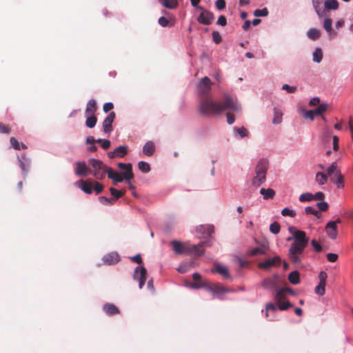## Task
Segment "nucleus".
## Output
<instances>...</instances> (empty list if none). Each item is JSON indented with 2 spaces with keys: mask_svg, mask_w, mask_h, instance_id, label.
Wrapping results in <instances>:
<instances>
[{
  "mask_svg": "<svg viewBox=\"0 0 353 353\" xmlns=\"http://www.w3.org/2000/svg\"><path fill=\"white\" fill-rule=\"evenodd\" d=\"M240 106L233 97L228 94L223 95L222 101H217L212 96L199 100V111L204 116H215L226 110L238 112Z\"/></svg>",
  "mask_w": 353,
  "mask_h": 353,
  "instance_id": "1",
  "label": "nucleus"
},
{
  "mask_svg": "<svg viewBox=\"0 0 353 353\" xmlns=\"http://www.w3.org/2000/svg\"><path fill=\"white\" fill-rule=\"evenodd\" d=\"M288 230L294 238V242L289 249L288 256L290 261L296 264L301 262V256L308 244L309 238L306 236L304 231L296 230L293 226L289 227Z\"/></svg>",
  "mask_w": 353,
  "mask_h": 353,
  "instance_id": "2",
  "label": "nucleus"
},
{
  "mask_svg": "<svg viewBox=\"0 0 353 353\" xmlns=\"http://www.w3.org/2000/svg\"><path fill=\"white\" fill-rule=\"evenodd\" d=\"M172 250L176 254H194L196 256H201L203 253L202 249L205 245V242H201L198 245H191L189 243H181L179 241H172L170 243Z\"/></svg>",
  "mask_w": 353,
  "mask_h": 353,
  "instance_id": "3",
  "label": "nucleus"
},
{
  "mask_svg": "<svg viewBox=\"0 0 353 353\" xmlns=\"http://www.w3.org/2000/svg\"><path fill=\"white\" fill-rule=\"evenodd\" d=\"M268 165V161L266 159H262L259 160L255 169L256 175L252 181L254 186L259 187L265 181Z\"/></svg>",
  "mask_w": 353,
  "mask_h": 353,
  "instance_id": "4",
  "label": "nucleus"
},
{
  "mask_svg": "<svg viewBox=\"0 0 353 353\" xmlns=\"http://www.w3.org/2000/svg\"><path fill=\"white\" fill-rule=\"evenodd\" d=\"M212 83L208 77H203L196 85V90L199 100L211 97Z\"/></svg>",
  "mask_w": 353,
  "mask_h": 353,
  "instance_id": "5",
  "label": "nucleus"
},
{
  "mask_svg": "<svg viewBox=\"0 0 353 353\" xmlns=\"http://www.w3.org/2000/svg\"><path fill=\"white\" fill-rule=\"evenodd\" d=\"M89 165L91 166L90 173L97 179L101 180L105 176V172H106V166L103 163L96 159H91L89 161Z\"/></svg>",
  "mask_w": 353,
  "mask_h": 353,
  "instance_id": "6",
  "label": "nucleus"
},
{
  "mask_svg": "<svg viewBox=\"0 0 353 353\" xmlns=\"http://www.w3.org/2000/svg\"><path fill=\"white\" fill-rule=\"evenodd\" d=\"M146 269L143 266L137 267L134 270L133 278L139 281V287L141 289L145 285L146 281Z\"/></svg>",
  "mask_w": 353,
  "mask_h": 353,
  "instance_id": "7",
  "label": "nucleus"
},
{
  "mask_svg": "<svg viewBox=\"0 0 353 353\" xmlns=\"http://www.w3.org/2000/svg\"><path fill=\"white\" fill-rule=\"evenodd\" d=\"M74 173L79 176H86L90 173V169L84 161H77L75 163Z\"/></svg>",
  "mask_w": 353,
  "mask_h": 353,
  "instance_id": "8",
  "label": "nucleus"
},
{
  "mask_svg": "<svg viewBox=\"0 0 353 353\" xmlns=\"http://www.w3.org/2000/svg\"><path fill=\"white\" fill-rule=\"evenodd\" d=\"M116 114L114 112H111L103 122V128L105 133L110 134L112 130V123L115 119Z\"/></svg>",
  "mask_w": 353,
  "mask_h": 353,
  "instance_id": "9",
  "label": "nucleus"
},
{
  "mask_svg": "<svg viewBox=\"0 0 353 353\" xmlns=\"http://www.w3.org/2000/svg\"><path fill=\"white\" fill-rule=\"evenodd\" d=\"M281 262V259L279 256H276L272 259H268L265 261L260 263L259 267L261 269L268 270L272 266H279Z\"/></svg>",
  "mask_w": 353,
  "mask_h": 353,
  "instance_id": "10",
  "label": "nucleus"
},
{
  "mask_svg": "<svg viewBox=\"0 0 353 353\" xmlns=\"http://www.w3.org/2000/svg\"><path fill=\"white\" fill-rule=\"evenodd\" d=\"M119 168L124 170V172L122 173L123 177L125 180L130 181L133 179L134 174L132 172V165L131 163H119L118 164Z\"/></svg>",
  "mask_w": 353,
  "mask_h": 353,
  "instance_id": "11",
  "label": "nucleus"
},
{
  "mask_svg": "<svg viewBox=\"0 0 353 353\" xmlns=\"http://www.w3.org/2000/svg\"><path fill=\"white\" fill-rule=\"evenodd\" d=\"M128 151V147L127 145H121L117 148L114 151L108 152V157L110 159L115 157H123L125 156Z\"/></svg>",
  "mask_w": 353,
  "mask_h": 353,
  "instance_id": "12",
  "label": "nucleus"
},
{
  "mask_svg": "<svg viewBox=\"0 0 353 353\" xmlns=\"http://www.w3.org/2000/svg\"><path fill=\"white\" fill-rule=\"evenodd\" d=\"M327 235L332 239H336L338 234L337 226L336 222L330 221L325 226Z\"/></svg>",
  "mask_w": 353,
  "mask_h": 353,
  "instance_id": "13",
  "label": "nucleus"
},
{
  "mask_svg": "<svg viewBox=\"0 0 353 353\" xmlns=\"http://www.w3.org/2000/svg\"><path fill=\"white\" fill-rule=\"evenodd\" d=\"M103 261L108 265H114L119 261V256L117 252L108 253L103 257Z\"/></svg>",
  "mask_w": 353,
  "mask_h": 353,
  "instance_id": "14",
  "label": "nucleus"
},
{
  "mask_svg": "<svg viewBox=\"0 0 353 353\" xmlns=\"http://www.w3.org/2000/svg\"><path fill=\"white\" fill-rule=\"evenodd\" d=\"M76 184L86 194H91L93 189V183L91 181L80 180Z\"/></svg>",
  "mask_w": 353,
  "mask_h": 353,
  "instance_id": "15",
  "label": "nucleus"
},
{
  "mask_svg": "<svg viewBox=\"0 0 353 353\" xmlns=\"http://www.w3.org/2000/svg\"><path fill=\"white\" fill-rule=\"evenodd\" d=\"M208 290L214 294L220 295L224 293L229 292L230 290L228 288H224L219 283L213 284L211 286L208 287Z\"/></svg>",
  "mask_w": 353,
  "mask_h": 353,
  "instance_id": "16",
  "label": "nucleus"
},
{
  "mask_svg": "<svg viewBox=\"0 0 353 353\" xmlns=\"http://www.w3.org/2000/svg\"><path fill=\"white\" fill-rule=\"evenodd\" d=\"M214 19L213 13L206 10H202L198 17V22H210Z\"/></svg>",
  "mask_w": 353,
  "mask_h": 353,
  "instance_id": "17",
  "label": "nucleus"
},
{
  "mask_svg": "<svg viewBox=\"0 0 353 353\" xmlns=\"http://www.w3.org/2000/svg\"><path fill=\"white\" fill-rule=\"evenodd\" d=\"M19 161L23 174L26 175L30 166V160L26 157V154H23L21 158H19Z\"/></svg>",
  "mask_w": 353,
  "mask_h": 353,
  "instance_id": "18",
  "label": "nucleus"
},
{
  "mask_svg": "<svg viewBox=\"0 0 353 353\" xmlns=\"http://www.w3.org/2000/svg\"><path fill=\"white\" fill-rule=\"evenodd\" d=\"M103 310L109 316H113L120 313L119 308L113 303L105 304L103 307Z\"/></svg>",
  "mask_w": 353,
  "mask_h": 353,
  "instance_id": "19",
  "label": "nucleus"
},
{
  "mask_svg": "<svg viewBox=\"0 0 353 353\" xmlns=\"http://www.w3.org/2000/svg\"><path fill=\"white\" fill-rule=\"evenodd\" d=\"M97 110V102L94 99H90L86 105L85 114L86 116L94 115Z\"/></svg>",
  "mask_w": 353,
  "mask_h": 353,
  "instance_id": "20",
  "label": "nucleus"
},
{
  "mask_svg": "<svg viewBox=\"0 0 353 353\" xmlns=\"http://www.w3.org/2000/svg\"><path fill=\"white\" fill-rule=\"evenodd\" d=\"M106 172L108 178L114 181V184L122 182L123 178L117 172H114L112 168L106 169Z\"/></svg>",
  "mask_w": 353,
  "mask_h": 353,
  "instance_id": "21",
  "label": "nucleus"
},
{
  "mask_svg": "<svg viewBox=\"0 0 353 353\" xmlns=\"http://www.w3.org/2000/svg\"><path fill=\"white\" fill-rule=\"evenodd\" d=\"M155 152V145L153 142L148 141L143 148V153L148 157H151Z\"/></svg>",
  "mask_w": 353,
  "mask_h": 353,
  "instance_id": "22",
  "label": "nucleus"
},
{
  "mask_svg": "<svg viewBox=\"0 0 353 353\" xmlns=\"http://www.w3.org/2000/svg\"><path fill=\"white\" fill-rule=\"evenodd\" d=\"M216 272L219 273L221 276H223L225 279H230V274L228 272V270L226 267L223 266L221 265L217 264L215 266L214 270Z\"/></svg>",
  "mask_w": 353,
  "mask_h": 353,
  "instance_id": "23",
  "label": "nucleus"
},
{
  "mask_svg": "<svg viewBox=\"0 0 353 353\" xmlns=\"http://www.w3.org/2000/svg\"><path fill=\"white\" fill-rule=\"evenodd\" d=\"M262 286L263 288L268 289V290H276L277 289V285L275 281V279H264L262 282Z\"/></svg>",
  "mask_w": 353,
  "mask_h": 353,
  "instance_id": "24",
  "label": "nucleus"
},
{
  "mask_svg": "<svg viewBox=\"0 0 353 353\" xmlns=\"http://www.w3.org/2000/svg\"><path fill=\"white\" fill-rule=\"evenodd\" d=\"M337 172H341L337 169V163L334 162L327 170V175L330 177V180L336 176Z\"/></svg>",
  "mask_w": 353,
  "mask_h": 353,
  "instance_id": "25",
  "label": "nucleus"
},
{
  "mask_svg": "<svg viewBox=\"0 0 353 353\" xmlns=\"http://www.w3.org/2000/svg\"><path fill=\"white\" fill-rule=\"evenodd\" d=\"M260 193L263 195L264 199H273L275 195V192L272 188H261Z\"/></svg>",
  "mask_w": 353,
  "mask_h": 353,
  "instance_id": "26",
  "label": "nucleus"
},
{
  "mask_svg": "<svg viewBox=\"0 0 353 353\" xmlns=\"http://www.w3.org/2000/svg\"><path fill=\"white\" fill-rule=\"evenodd\" d=\"M334 183H335L339 188L344 187L343 176L341 172H337L336 176L331 179Z\"/></svg>",
  "mask_w": 353,
  "mask_h": 353,
  "instance_id": "27",
  "label": "nucleus"
},
{
  "mask_svg": "<svg viewBox=\"0 0 353 353\" xmlns=\"http://www.w3.org/2000/svg\"><path fill=\"white\" fill-rule=\"evenodd\" d=\"M288 280L292 284H299L300 283L299 273L297 271L292 272L288 276Z\"/></svg>",
  "mask_w": 353,
  "mask_h": 353,
  "instance_id": "28",
  "label": "nucleus"
},
{
  "mask_svg": "<svg viewBox=\"0 0 353 353\" xmlns=\"http://www.w3.org/2000/svg\"><path fill=\"white\" fill-rule=\"evenodd\" d=\"M315 180L319 185H324L327 181V175L323 172H319L316 174Z\"/></svg>",
  "mask_w": 353,
  "mask_h": 353,
  "instance_id": "29",
  "label": "nucleus"
},
{
  "mask_svg": "<svg viewBox=\"0 0 353 353\" xmlns=\"http://www.w3.org/2000/svg\"><path fill=\"white\" fill-rule=\"evenodd\" d=\"M159 1L164 7L170 9L175 8L178 5L176 0H159Z\"/></svg>",
  "mask_w": 353,
  "mask_h": 353,
  "instance_id": "30",
  "label": "nucleus"
},
{
  "mask_svg": "<svg viewBox=\"0 0 353 353\" xmlns=\"http://www.w3.org/2000/svg\"><path fill=\"white\" fill-rule=\"evenodd\" d=\"M110 192L111 195L114 197L113 199H115V201L119 198H121L125 193V190H117L114 188H110Z\"/></svg>",
  "mask_w": 353,
  "mask_h": 353,
  "instance_id": "31",
  "label": "nucleus"
},
{
  "mask_svg": "<svg viewBox=\"0 0 353 353\" xmlns=\"http://www.w3.org/2000/svg\"><path fill=\"white\" fill-rule=\"evenodd\" d=\"M285 299V290L281 289H276V294L274 296V299L277 303L283 301Z\"/></svg>",
  "mask_w": 353,
  "mask_h": 353,
  "instance_id": "32",
  "label": "nucleus"
},
{
  "mask_svg": "<svg viewBox=\"0 0 353 353\" xmlns=\"http://www.w3.org/2000/svg\"><path fill=\"white\" fill-rule=\"evenodd\" d=\"M282 116L283 113L281 110L274 108V118L272 120V123L274 124H279L282 121Z\"/></svg>",
  "mask_w": 353,
  "mask_h": 353,
  "instance_id": "33",
  "label": "nucleus"
},
{
  "mask_svg": "<svg viewBox=\"0 0 353 353\" xmlns=\"http://www.w3.org/2000/svg\"><path fill=\"white\" fill-rule=\"evenodd\" d=\"M324 6L328 10H336L339 8V3L337 0H326Z\"/></svg>",
  "mask_w": 353,
  "mask_h": 353,
  "instance_id": "34",
  "label": "nucleus"
},
{
  "mask_svg": "<svg viewBox=\"0 0 353 353\" xmlns=\"http://www.w3.org/2000/svg\"><path fill=\"white\" fill-rule=\"evenodd\" d=\"M87 119L85 121V125L89 128H92L95 126L97 118L95 115H90L87 116Z\"/></svg>",
  "mask_w": 353,
  "mask_h": 353,
  "instance_id": "35",
  "label": "nucleus"
},
{
  "mask_svg": "<svg viewBox=\"0 0 353 353\" xmlns=\"http://www.w3.org/2000/svg\"><path fill=\"white\" fill-rule=\"evenodd\" d=\"M312 59L314 62L320 63L323 59V52L321 48H316L312 54Z\"/></svg>",
  "mask_w": 353,
  "mask_h": 353,
  "instance_id": "36",
  "label": "nucleus"
},
{
  "mask_svg": "<svg viewBox=\"0 0 353 353\" xmlns=\"http://www.w3.org/2000/svg\"><path fill=\"white\" fill-rule=\"evenodd\" d=\"M320 31L317 29L312 28L307 32V37L312 40H316L320 37Z\"/></svg>",
  "mask_w": 353,
  "mask_h": 353,
  "instance_id": "37",
  "label": "nucleus"
},
{
  "mask_svg": "<svg viewBox=\"0 0 353 353\" xmlns=\"http://www.w3.org/2000/svg\"><path fill=\"white\" fill-rule=\"evenodd\" d=\"M138 168L143 173H148L150 171V165L147 162H145V161L139 162Z\"/></svg>",
  "mask_w": 353,
  "mask_h": 353,
  "instance_id": "38",
  "label": "nucleus"
},
{
  "mask_svg": "<svg viewBox=\"0 0 353 353\" xmlns=\"http://www.w3.org/2000/svg\"><path fill=\"white\" fill-rule=\"evenodd\" d=\"M99 200L101 203L105 205H112L114 203L115 199H109L106 196H99Z\"/></svg>",
  "mask_w": 353,
  "mask_h": 353,
  "instance_id": "39",
  "label": "nucleus"
},
{
  "mask_svg": "<svg viewBox=\"0 0 353 353\" xmlns=\"http://www.w3.org/2000/svg\"><path fill=\"white\" fill-rule=\"evenodd\" d=\"M234 132H236L241 138L246 137L249 135V132L244 127L234 128Z\"/></svg>",
  "mask_w": 353,
  "mask_h": 353,
  "instance_id": "40",
  "label": "nucleus"
},
{
  "mask_svg": "<svg viewBox=\"0 0 353 353\" xmlns=\"http://www.w3.org/2000/svg\"><path fill=\"white\" fill-rule=\"evenodd\" d=\"M327 108L328 105L326 103H321L314 111L316 115H321L327 110Z\"/></svg>",
  "mask_w": 353,
  "mask_h": 353,
  "instance_id": "41",
  "label": "nucleus"
},
{
  "mask_svg": "<svg viewBox=\"0 0 353 353\" xmlns=\"http://www.w3.org/2000/svg\"><path fill=\"white\" fill-rule=\"evenodd\" d=\"M312 200H314V196L312 194L309 192L303 193L299 196V201L301 202L310 201Z\"/></svg>",
  "mask_w": 353,
  "mask_h": 353,
  "instance_id": "42",
  "label": "nucleus"
},
{
  "mask_svg": "<svg viewBox=\"0 0 353 353\" xmlns=\"http://www.w3.org/2000/svg\"><path fill=\"white\" fill-rule=\"evenodd\" d=\"M277 304L280 310H286L288 308L293 307V305L289 301H281L277 303Z\"/></svg>",
  "mask_w": 353,
  "mask_h": 353,
  "instance_id": "43",
  "label": "nucleus"
},
{
  "mask_svg": "<svg viewBox=\"0 0 353 353\" xmlns=\"http://www.w3.org/2000/svg\"><path fill=\"white\" fill-rule=\"evenodd\" d=\"M280 230H281V226H280L279 223L277 222H274V223H271L270 225V232L274 234L279 233Z\"/></svg>",
  "mask_w": 353,
  "mask_h": 353,
  "instance_id": "44",
  "label": "nucleus"
},
{
  "mask_svg": "<svg viewBox=\"0 0 353 353\" xmlns=\"http://www.w3.org/2000/svg\"><path fill=\"white\" fill-rule=\"evenodd\" d=\"M325 284L319 283V285L315 288V293L319 296H323L325 292Z\"/></svg>",
  "mask_w": 353,
  "mask_h": 353,
  "instance_id": "45",
  "label": "nucleus"
},
{
  "mask_svg": "<svg viewBox=\"0 0 353 353\" xmlns=\"http://www.w3.org/2000/svg\"><path fill=\"white\" fill-rule=\"evenodd\" d=\"M281 214L283 216H288L294 218L296 216V212L294 210L289 209L288 208H285L281 210Z\"/></svg>",
  "mask_w": 353,
  "mask_h": 353,
  "instance_id": "46",
  "label": "nucleus"
},
{
  "mask_svg": "<svg viewBox=\"0 0 353 353\" xmlns=\"http://www.w3.org/2000/svg\"><path fill=\"white\" fill-rule=\"evenodd\" d=\"M265 253V252L263 250H262L259 248H254L249 251V252L248 253V255L252 256H256L258 254H264Z\"/></svg>",
  "mask_w": 353,
  "mask_h": 353,
  "instance_id": "47",
  "label": "nucleus"
},
{
  "mask_svg": "<svg viewBox=\"0 0 353 353\" xmlns=\"http://www.w3.org/2000/svg\"><path fill=\"white\" fill-rule=\"evenodd\" d=\"M192 279L196 282L193 284L194 288H199L202 286V285L199 282L201 279V276L199 273H197V272L194 273L192 274Z\"/></svg>",
  "mask_w": 353,
  "mask_h": 353,
  "instance_id": "48",
  "label": "nucleus"
},
{
  "mask_svg": "<svg viewBox=\"0 0 353 353\" xmlns=\"http://www.w3.org/2000/svg\"><path fill=\"white\" fill-rule=\"evenodd\" d=\"M268 14V10L266 8H264L261 10H256L254 12V15L255 17H265V16H267Z\"/></svg>",
  "mask_w": 353,
  "mask_h": 353,
  "instance_id": "49",
  "label": "nucleus"
},
{
  "mask_svg": "<svg viewBox=\"0 0 353 353\" xmlns=\"http://www.w3.org/2000/svg\"><path fill=\"white\" fill-rule=\"evenodd\" d=\"M10 132H11V128L8 125H5L0 122V133L10 134Z\"/></svg>",
  "mask_w": 353,
  "mask_h": 353,
  "instance_id": "50",
  "label": "nucleus"
},
{
  "mask_svg": "<svg viewBox=\"0 0 353 353\" xmlns=\"http://www.w3.org/2000/svg\"><path fill=\"white\" fill-rule=\"evenodd\" d=\"M212 35L213 41L215 43L218 44V43H221L222 39H221V36L220 35L219 32L213 31L212 33Z\"/></svg>",
  "mask_w": 353,
  "mask_h": 353,
  "instance_id": "51",
  "label": "nucleus"
},
{
  "mask_svg": "<svg viewBox=\"0 0 353 353\" xmlns=\"http://www.w3.org/2000/svg\"><path fill=\"white\" fill-rule=\"evenodd\" d=\"M97 142L101 143V147L104 150H107L110 146V141L107 139H99Z\"/></svg>",
  "mask_w": 353,
  "mask_h": 353,
  "instance_id": "52",
  "label": "nucleus"
},
{
  "mask_svg": "<svg viewBox=\"0 0 353 353\" xmlns=\"http://www.w3.org/2000/svg\"><path fill=\"white\" fill-rule=\"evenodd\" d=\"M10 144H11L12 147L14 149H15L17 150H21L20 143L14 137H11L10 139Z\"/></svg>",
  "mask_w": 353,
  "mask_h": 353,
  "instance_id": "53",
  "label": "nucleus"
},
{
  "mask_svg": "<svg viewBox=\"0 0 353 353\" xmlns=\"http://www.w3.org/2000/svg\"><path fill=\"white\" fill-rule=\"evenodd\" d=\"M327 278V274L325 272L321 271L319 274V283H323L326 285V280Z\"/></svg>",
  "mask_w": 353,
  "mask_h": 353,
  "instance_id": "54",
  "label": "nucleus"
},
{
  "mask_svg": "<svg viewBox=\"0 0 353 353\" xmlns=\"http://www.w3.org/2000/svg\"><path fill=\"white\" fill-rule=\"evenodd\" d=\"M311 245L314 248V250L317 252H320L322 250L321 245L318 243L316 239H312L311 241Z\"/></svg>",
  "mask_w": 353,
  "mask_h": 353,
  "instance_id": "55",
  "label": "nucleus"
},
{
  "mask_svg": "<svg viewBox=\"0 0 353 353\" xmlns=\"http://www.w3.org/2000/svg\"><path fill=\"white\" fill-rule=\"evenodd\" d=\"M190 268H191L190 264H183V265H181L177 268V270L180 273H185L190 269Z\"/></svg>",
  "mask_w": 353,
  "mask_h": 353,
  "instance_id": "56",
  "label": "nucleus"
},
{
  "mask_svg": "<svg viewBox=\"0 0 353 353\" xmlns=\"http://www.w3.org/2000/svg\"><path fill=\"white\" fill-rule=\"evenodd\" d=\"M316 205L319 210L323 212H325L328 209V204L325 201L319 202L317 203Z\"/></svg>",
  "mask_w": 353,
  "mask_h": 353,
  "instance_id": "57",
  "label": "nucleus"
},
{
  "mask_svg": "<svg viewBox=\"0 0 353 353\" xmlns=\"http://www.w3.org/2000/svg\"><path fill=\"white\" fill-rule=\"evenodd\" d=\"M282 90H286L289 93H294L296 90V86H290L288 84H284L282 86Z\"/></svg>",
  "mask_w": 353,
  "mask_h": 353,
  "instance_id": "58",
  "label": "nucleus"
},
{
  "mask_svg": "<svg viewBox=\"0 0 353 353\" xmlns=\"http://www.w3.org/2000/svg\"><path fill=\"white\" fill-rule=\"evenodd\" d=\"M215 5L219 10H221L225 8V0H216Z\"/></svg>",
  "mask_w": 353,
  "mask_h": 353,
  "instance_id": "59",
  "label": "nucleus"
},
{
  "mask_svg": "<svg viewBox=\"0 0 353 353\" xmlns=\"http://www.w3.org/2000/svg\"><path fill=\"white\" fill-rule=\"evenodd\" d=\"M103 190V185L99 182H96L94 183V190L95 191L96 194H98L101 193Z\"/></svg>",
  "mask_w": 353,
  "mask_h": 353,
  "instance_id": "60",
  "label": "nucleus"
},
{
  "mask_svg": "<svg viewBox=\"0 0 353 353\" xmlns=\"http://www.w3.org/2000/svg\"><path fill=\"white\" fill-rule=\"evenodd\" d=\"M314 115H316V114H315L314 110H307L303 114V116L305 119H309L311 120L314 119Z\"/></svg>",
  "mask_w": 353,
  "mask_h": 353,
  "instance_id": "61",
  "label": "nucleus"
},
{
  "mask_svg": "<svg viewBox=\"0 0 353 353\" xmlns=\"http://www.w3.org/2000/svg\"><path fill=\"white\" fill-rule=\"evenodd\" d=\"M226 117H227V122L230 125L232 124L235 121L234 115L230 112H228L226 114Z\"/></svg>",
  "mask_w": 353,
  "mask_h": 353,
  "instance_id": "62",
  "label": "nucleus"
},
{
  "mask_svg": "<svg viewBox=\"0 0 353 353\" xmlns=\"http://www.w3.org/2000/svg\"><path fill=\"white\" fill-rule=\"evenodd\" d=\"M114 108V105L112 103H105L104 105H103V111L105 112H108L109 111H110L111 110H112Z\"/></svg>",
  "mask_w": 353,
  "mask_h": 353,
  "instance_id": "63",
  "label": "nucleus"
},
{
  "mask_svg": "<svg viewBox=\"0 0 353 353\" xmlns=\"http://www.w3.org/2000/svg\"><path fill=\"white\" fill-rule=\"evenodd\" d=\"M265 310L275 312L277 310L276 306L272 303H268L266 304Z\"/></svg>",
  "mask_w": 353,
  "mask_h": 353,
  "instance_id": "64",
  "label": "nucleus"
}]
</instances>
